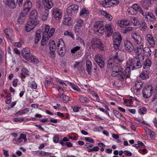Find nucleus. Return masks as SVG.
I'll list each match as a JSON object with an SVG mask.
<instances>
[{
  "label": "nucleus",
  "mask_w": 157,
  "mask_h": 157,
  "mask_svg": "<svg viewBox=\"0 0 157 157\" xmlns=\"http://www.w3.org/2000/svg\"><path fill=\"white\" fill-rule=\"evenodd\" d=\"M121 43H119V42H117H117L116 43L113 42V46L115 49L117 50L119 49Z\"/></svg>",
  "instance_id": "obj_50"
},
{
  "label": "nucleus",
  "mask_w": 157,
  "mask_h": 157,
  "mask_svg": "<svg viewBox=\"0 0 157 157\" xmlns=\"http://www.w3.org/2000/svg\"><path fill=\"white\" fill-rule=\"evenodd\" d=\"M91 47L93 49L99 48L102 50H104V44L101 40L97 38L93 39L91 42Z\"/></svg>",
  "instance_id": "obj_5"
},
{
  "label": "nucleus",
  "mask_w": 157,
  "mask_h": 157,
  "mask_svg": "<svg viewBox=\"0 0 157 157\" xmlns=\"http://www.w3.org/2000/svg\"><path fill=\"white\" fill-rule=\"evenodd\" d=\"M68 84L74 90L77 91H80L81 90L76 85H75L72 83L69 82H68Z\"/></svg>",
  "instance_id": "obj_36"
},
{
  "label": "nucleus",
  "mask_w": 157,
  "mask_h": 157,
  "mask_svg": "<svg viewBox=\"0 0 157 157\" xmlns=\"http://www.w3.org/2000/svg\"><path fill=\"white\" fill-rule=\"evenodd\" d=\"M144 10L143 11V15H142L145 17V18L149 19L151 21L155 20V16L151 12H145Z\"/></svg>",
  "instance_id": "obj_11"
},
{
  "label": "nucleus",
  "mask_w": 157,
  "mask_h": 157,
  "mask_svg": "<svg viewBox=\"0 0 157 157\" xmlns=\"http://www.w3.org/2000/svg\"><path fill=\"white\" fill-rule=\"evenodd\" d=\"M79 100L82 103L88 102H89V100L87 97H84L82 96L80 97Z\"/></svg>",
  "instance_id": "obj_37"
},
{
  "label": "nucleus",
  "mask_w": 157,
  "mask_h": 157,
  "mask_svg": "<svg viewBox=\"0 0 157 157\" xmlns=\"http://www.w3.org/2000/svg\"><path fill=\"white\" fill-rule=\"evenodd\" d=\"M23 6V10L29 12L32 7L31 2L29 1H27L26 2L24 3Z\"/></svg>",
  "instance_id": "obj_19"
},
{
  "label": "nucleus",
  "mask_w": 157,
  "mask_h": 157,
  "mask_svg": "<svg viewBox=\"0 0 157 157\" xmlns=\"http://www.w3.org/2000/svg\"><path fill=\"white\" fill-rule=\"evenodd\" d=\"M143 52L144 53H147V56H150L151 54V51L150 49L147 47H146L143 49Z\"/></svg>",
  "instance_id": "obj_34"
},
{
  "label": "nucleus",
  "mask_w": 157,
  "mask_h": 157,
  "mask_svg": "<svg viewBox=\"0 0 157 157\" xmlns=\"http://www.w3.org/2000/svg\"><path fill=\"white\" fill-rule=\"evenodd\" d=\"M94 29L95 32L102 34L104 32V27L103 22L102 21H97L95 22L94 25Z\"/></svg>",
  "instance_id": "obj_7"
},
{
  "label": "nucleus",
  "mask_w": 157,
  "mask_h": 157,
  "mask_svg": "<svg viewBox=\"0 0 157 157\" xmlns=\"http://www.w3.org/2000/svg\"><path fill=\"white\" fill-rule=\"evenodd\" d=\"M30 52V50L28 48H24L22 50V55L23 58L27 60H29V57L31 55L29 53Z\"/></svg>",
  "instance_id": "obj_13"
},
{
  "label": "nucleus",
  "mask_w": 157,
  "mask_h": 157,
  "mask_svg": "<svg viewBox=\"0 0 157 157\" xmlns=\"http://www.w3.org/2000/svg\"><path fill=\"white\" fill-rule=\"evenodd\" d=\"M59 55L61 56H63L66 53V48H62V49L58 50Z\"/></svg>",
  "instance_id": "obj_39"
},
{
  "label": "nucleus",
  "mask_w": 157,
  "mask_h": 157,
  "mask_svg": "<svg viewBox=\"0 0 157 157\" xmlns=\"http://www.w3.org/2000/svg\"><path fill=\"white\" fill-rule=\"evenodd\" d=\"M143 83L141 82L136 81L135 83L134 89L137 91H139L143 86Z\"/></svg>",
  "instance_id": "obj_26"
},
{
  "label": "nucleus",
  "mask_w": 157,
  "mask_h": 157,
  "mask_svg": "<svg viewBox=\"0 0 157 157\" xmlns=\"http://www.w3.org/2000/svg\"><path fill=\"white\" fill-rule=\"evenodd\" d=\"M56 47L55 41L54 40L50 41L49 44V47L50 49H54V48Z\"/></svg>",
  "instance_id": "obj_41"
},
{
  "label": "nucleus",
  "mask_w": 157,
  "mask_h": 157,
  "mask_svg": "<svg viewBox=\"0 0 157 157\" xmlns=\"http://www.w3.org/2000/svg\"><path fill=\"white\" fill-rule=\"evenodd\" d=\"M125 49L127 52H131L134 49V47L132 43L129 40H127L124 43Z\"/></svg>",
  "instance_id": "obj_9"
},
{
  "label": "nucleus",
  "mask_w": 157,
  "mask_h": 157,
  "mask_svg": "<svg viewBox=\"0 0 157 157\" xmlns=\"http://www.w3.org/2000/svg\"><path fill=\"white\" fill-rule=\"evenodd\" d=\"M29 60H27L28 61H31L32 62H34L36 63H37L39 62L38 59L35 56H32L31 55L30 56V57H29Z\"/></svg>",
  "instance_id": "obj_35"
},
{
  "label": "nucleus",
  "mask_w": 157,
  "mask_h": 157,
  "mask_svg": "<svg viewBox=\"0 0 157 157\" xmlns=\"http://www.w3.org/2000/svg\"><path fill=\"white\" fill-rule=\"evenodd\" d=\"M23 0H6V3L7 5L11 8L14 9L17 6L18 2V4L19 7H21L23 3Z\"/></svg>",
  "instance_id": "obj_8"
},
{
  "label": "nucleus",
  "mask_w": 157,
  "mask_h": 157,
  "mask_svg": "<svg viewBox=\"0 0 157 157\" xmlns=\"http://www.w3.org/2000/svg\"><path fill=\"white\" fill-rule=\"evenodd\" d=\"M124 152V154L127 156H131L132 155V153L128 151H125Z\"/></svg>",
  "instance_id": "obj_64"
},
{
  "label": "nucleus",
  "mask_w": 157,
  "mask_h": 157,
  "mask_svg": "<svg viewBox=\"0 0 157 157\" xmlns=\"http://www.w3.org/2000/svg\"><path fill=\"white\" fill-rule=\"evenodd\" d=\"M145 130L147 133L148 132L150 136L153 135L152 134L153 133V132L148 129L147 128H145Z\"/></svg>",
  "instance_id": "obj_63"
},
{
  "label": "nucleus",
  "mask_w": 157,
  "mask_h": 157,
  "mask_svg": "<svg viewBox=\"0 0 157 157\" xmlns=\"http://www.w3.org/2000/svg\"><path fill=\"white\" fill-rule=\"evenodd\" d=\"M113 42L115 43H121V41L122 40V37L120 35V34L118 33H114L113 36Z\"/></svg>",
  "instance_id": "obj_17"
},
{
  "label": "nucleus",
  "mask_w": 157,
  "mask_h": 157,
  "mask_svg": "<svg viewBox=\"0 0 157 157\" xmlns=\"http://www.w3.org/2000/svg\"><path fill=\"white\" fill-rule=\"evenodd\" d=\"M51 81V78L50 77L46 78L45 81V86L46 88L48 86Z\"/></svg>",
  "instance_id": "obj_47"
},
{
  "label": "nucleus",
  "mask_w": 157,
  "mask_h": 157,
  "mask_svg": "<svg viewBox=\"0 0 157 157\" xmlns=\"http://www.w3.org/2000/svg\"><path fill=\"white\" fill-rule=\"evenodd\" d=\"M29 71L26 68H23L21 70V73L26 75H29Z\"/></svg>",
  "instance_id": "obj_53"
},
{
  "label": "nucleus",
  "mask_w": 157,
  "mask_h": 157,
  "mask_svg": "<svg viewBox=\"0 0 157 157\" xmlns=\"http://www.w3.org/2000/svg\"><path fill=\"white\" fill-rule=\"evenodd\" d=\"M18 81V80L17 78L14 79L13 82V85L14 87H16L17 85V83Z\"/></svg>",
  "instance_id": "obj_62"
},
{
  "label": "nucleus",
  "mask_w": 157,
  "mask_h": 157,
  "mask_svg": "<svg viewBox=\"0 0 157 157\" xmlns=\"http://www.w3.org/2000/svg\"><path fill=\"white\" fill-rule=\"evenodd\" d=\"M140 27L142 31H145L147 29V26L144 21L141 22L140 23Z\"/></svg>",
  "instance_id": "obj_32"
},
{
  "label": "nucleus",
  "mask_w": 157,
  "mask_h": 157,
  "mask_svg": "<svg viewBox=\"0 0 157 157\" xmlns=\"http://www.w3.org/2000/svg\"><path fill=\"white\" fill-rule=\"evenodd\" d=\"M111 0H105L102 2V5L103 6L106 7V6L108 5L107 7H109L110 6H112V5L110 3Z\"/></svg>",
  "instance_id": "obj_42"
},
{
  "label": "nucleus",
  "mask_w": 157,
  "mask_h": 157,
  "mask_svg": "<svg viewBox=\"0 0 157 157\" xmlns=\"http://www.w3.org/2000/svg\"><path fill=\"white\" fill-rule=\"evenodd\" d=\"M105 30L107 33V36L109 37L113 33V29L111 28V25L109 24H106L105 25Z\"/></svg>",
  "instance_id": "obj_20"
},
{
  "label": "nucleus",
  "mask_w": 157,
  "mask_h": 157,
  "mask_svg": "<svg viewBox=\"0 0 157 157\" xmlns=\"http://www.w3.org/2000/svg\"><path fill=\"white\" fill-rule=\"evenodd\" d=\"M38 16L36 10H34L31 11L29 14V17L25 26V30L26 32H30L39 23L37 20Z\"/></svg>",
  "instance_id": "obj_2"
},
{
  "label": "nucleus",
  "mask_w": 157,
  "mask_h": 157,
  "mask_svg": "<svg viewBox=\"0 0 157 157\" xmlns=\"http://www.w3.org/2000/svg\"><path fill=\"white\" fill-rule=\"evenodd\" d=\"M64 35H68L71 36L72 38H74V35L72 33L68 31H66L64 33Z\"/></svg>",
  "instance_id": "obj_56"
},
{
  "label": "nucleus",
  "mask_w": 157,
  "mask_h": 157,
  "mask_svg": "<svg viewBox=\"0 0 157 157\" xmlns=\"http://www.w3.org/2000/svg\"><path fill=\"white\" fill-rule=\"evenodd\" d=\"M28 12L25 10H23L20 13V16L18 20V22L20 23L21 24L24 21V18L26 17L27 14Z\"/></svg>",
  "instance_id": "obj_16"
},
{
  "label": "nucleus",
  "mask_w": 157,
  "mask_h": 157,
  "mask_svg": "<svg viewBox=\"0 0 157 157\" xmlns=\"http://www.w3.org/2000/svg\"><path fill=\"white\" fill-rule=\"evenodd\" d=\"M147 110V109L145 107H143L139 109V112L140 113V114H144V113L143 112H146Z\"/></svg>",
  "instance_id": "obj_60"
},
{
  "label": "nucleus",
  "mask_w": 157,
  "mask_h": 157,
  "mask_svg": "<svg viewBox=\"0 0 157 157\" xmlns=\"http://www.w3.org/2000/svg\"><path fill=\"white\" fill-rule=\"evenodd\" d=\"M110 3L112 5V6L114 5H117L119 3L118 0H111Z\"/></svg>",
  "instance_id": "obj_58"
},
{
  "label": "nucleus",
  "mask_w": 157,
  "mask_h": 157,
  "mask_svg": "<svg viewBox=\"0 0 157 157\" xmlns=\"http://www.w3.org/2000/svg\"><path fill=\"white\" fill-rule=\"evenodd\" d=\"M132 8L136 11H138L142 15H143L144 11L142 10L139 5L137 4H134L132 5Z\"/></svg>",
  "instance_id": "obj_25"
},
{
  "label": "nucleus",
  "mask_w": 157,
  "mask_h": 157,
  "mask_svg": "<svg viewBox=\"0 0 157 157\" xmlns=\"http://www.w3.org/2000/svg\"><path fill=\"white\" fill-rule=\"evenodd\" d=\"M52 16L57 20H58L61 17V13L59 10H54L52 12Z\"/></svg>",
  "instance_id": "obj_23"
},
{
  "label": "nucleus",
  "mask_w": 157,
  "mask_h": 157,
  "mask_svg": "<svg viewBox=\"0 0 157 157\" xmlns=\"http://www.w3.org/2000/svg\"><path fill=\"white\" fill-rule=\"evenodd\" d=\"M80 46H76L73 48L71 50V52L72 53H75L78 51L80 49Z\"/></svg>",
  "instance_id": "obj_48"
},
{
  "label": "nucleus",
  "mask_w": 157,
  "mask_h": 157,
  "mask_svg": "<svg viewBox=\"0 0 157 157\" xmlns=\"http://www.w3.org/2000/svg\"><path fill=\"white\" fill-rule=\"evenodd\" d=\"M132 29L133 28L132 27H126L125 29H122L121 32H122L124 34H126L128 32L132 31Z\"/></svg>",
  "instance_id": "obj_45"
},
{
  "label": "nucleus",
  "mask_w": 157,
  "mask_h": 157,
  "mask_svg": "<svg viewBox=\"0 0 157 157\" xmlns=\"http://www.w3.org/2000/svg\"><path fill=\"white\" fill-rule=\"evenodd\" d=\"M56 47L58 50L62 49V48H66L64 43L62 39H60L58 41Z\"/></svg>",
  "instance_id": "obj_24"
},
{
  "label": "nucleus",
  "mask_w": 157,
  "mask_h": 157,
  "mask_svg": "<svg viewBox=\"0 0 157 157\" xmlns=\"http://www.w3.org/2000/svg\"><path fill=\"white\" fill-rule=\"evenodd\" d=\"M151 62L149 59H146L144 64L143 67L145 69H147L149 68L151 65Z\"/></svg>",
  "instance_id": "obj_28"
},
{
  "label": "nucleus",
  "mask_w": 157,
  "mask_h": 157,
  "mask_svg": "<svg viewBox=\"0 0 157 157\" xmlns=\"http://www.w3.org/2000/svg\"><path fill=\"white\" fill-rule=\"evenodd\" d=\"M92 63L90 60H87L86 61V69L88 74L90 75L92 74Z\"/></svg>",
  "instance_id": "obj_15"
},
{
  "label": "nucleus",
  "mask_w": 157,
  "mask_h": 157,
  "mask_svg": "<svg viewBox=\"0 0 157 157\" xmlns=\"http://www.w3.org/2000/svg\"><path fill=\"white\" fill-rule=\"evenodd\" d=\"M150 4V3L147 1L144 2L143 3L142 6L145 9L147 10L148 9Z\"/></svg>",
  "instance_id": "obj_43"
},
{
  "label": "nucleus",
  "mask_w": 157,
  "mask_h": 157,
  "mask_svg": "<svg viewBox=\"0 0 157 157\" xmlns=\"http://www.w3.org/2000/svg\"><path fill=\"white\" fill-rule=\"evenodd\" d=\"M85 139L86 141L89 142L93 143L94 142V140L90 137H85Z\"/></svg>",
  "instance_id": "obj_61"
},
{
  "label": "nucleus",
  "mask_w": 157,
  "mask_h": 157,
  "mask_svg": "<svg viewBox=\"0 0 157 157\" xmlns=\"http://www.w3.org/2000/svg\"><path fill=\"white\" fill-rule=\"evenodd\" d=\"M113 113L118 118L121 119V117H123V115L121 113L116 110H113Z\"/></svg>",
  "instance_id": "obj_40"
},
{
  "label": "nucleus",
  "mask_w": 157,
  "mask_h": 157,
  "mask_svg": "<svg viewBox=\"0 0 157 157\" xmlns=\"http://www.w3.org/2000/svg\"><path fill=\"white\" fill-rule=\"evenodd\" d=\"M132 38L135 40L136 43L139 44L141 42V38L140 36L136 33H133L131 35Z\"/></svg>",
  "instance_id": "obj_22"
},
{
  "label": "nucleus",
  "mask_w": 157,
  "mask_h": 157,
  "mask_svg": "<svg viewBox=\"0 0 157 157\" xmlns=\"http://www.w3.org/2000/svg\"><path fill=\"white\" fill-rule=\"evenodd\" d=\"M101 13L106 18L110 21H111L113 19L112 16L109 13H107L105 11H101Z\"/></svg>",
  "instance_id": "obj_33"
},
{
  "label": "nucleus",
  "mask_w": 157,
  "mask_h": 157,
  "mask_svg": "<svg viewBox=\"0 0 157 157\" xmlns=\"http://www.w3.org/2000/svg\"><path fill=\"white\" fill-rule=\"evenodd\" d=\"M129 24V21L128 20H122L120 22L119 26L120 27L123 28L124 27V26L128 25Z\"/></svg>",
  "instance_id": "obj_31"
},
{
  "label": "nucleus",
  "mask_w": 157,
  "mask_h": 157,
  "mask_svg": "<svg viewBox=\"0 0 157 157\" xmlns=\"http://www.w3.org/2000/svg\"><path fill=\"white\" fill-rule=\"evenodd\" d=\"M95 60L101 68L104 67L105 62L102 59L101 55L98 54L96 55L95 57Z\"/></svg>",
  "instance_id": "obj_10"
},
{
  "label": "nucleus",
  "mask_w": 157,
  "mask_h": 157,
  "mask_svg": "<svg viewBox=\"0 0 157 157\" xmlns=\"http://www.w3.org/2000/svg\"><path fill=\"white\" fill-rule=\"evenodd\" d=\"M49 10H45L42 16V19L44 21H45L48 19L49 15Z\"/></svg>",
  "instance_id": "obj_30"
},
{
  "label": "nucleus",
  "mask_w": 157,
  "mask_h": 157,
  "mask_svg": "<svg viewBox=\"0 0 157 157\" xmlns=\"http://www.w3.org/2000/svg\"><path fill=\"white\" fill-rule=\"evenodd\" d=\"M45 10H49L53 6V4L51 0H42Z\"/></svg>",
  "instance_id": "obj_14"
},
{
  "label": "nucleus",
  "mask_w": 157,
  "mask_h": 157,
  "mask_svg": "<svg viewBox=\"0 0 157 157\" xmlns=\"http://www.w3.org/2000/svg\"><path fill=\"white\" fill-rule=\"evenodd\" d=\"M111 75L113 77H117L118 79L123 82L124 79L130 78V67H127L124 71L121 65L118 63H115L112 67Z\"/></svg>",
  "instance_id": "obj_1"
},
{
  "label": "nucleus",
  "mask_w": 157,
  "mask_h": 157,
  "mask_svg": "<svg viewBox=\"0 0 157 157\" xmlns=\"http://www.w3.org/2000/svg\"><path fill=\"white\" fill-rule=\"evenodd\" d=\"M36 6L38 10L41 12L42 11L44 10L43 7L39 2H36Z\"/></svg>",
  "instance_id": "obj_49"
},
{
  "label": "nucleus",
  "mask_w": 157,
  "mask_h": 157,
  "mask_svg": "<svg viewBox=\"0 0 157 157\" xmlns=\"http://www.w3.org/2000/svg\"><path fill=\"white\" fill-rule=\"evenodd\" d=\"M24 120V119L22 118L17 117L14 119V121L16 122H21Z\"/></svg>",
  "instance_id": "obj_57"
},
{
  "label": "nucleus",
  "mask_w": 157,
  "mask_h": 157,
  "mask_svg": "<svg viewBox=\"0 0 157 157\" xmlns=\"http://www.w3.org/2000/svg\"><path fill=\"white\" fill-rule=\"evenodd\" d=\"M131 21L134 26H136L139 24V20L136 17L132 18Z\"/></svg>",
  "instance_id": "obj_46"
},
{
  "label": "nucleus",
  "mask_w": 157,
  "mask_h": 157,
  "mask_svg": "<svg viewBox=\"0 0 157 157\" xmlns=\"http://www.w3.org/2000/svg\"><path fill=\"white\" fill-rule=\"evenodd\" d=\"M143 65L142 61L137 58H134L132 60H129L127 63V67H130V70H132L140 68Z\"/></svg>",
  "instance_id": "obj_4"
},
{
  "label": "nucleus",
  "mask_w": 157,
  "mask_h": 157,
  "mask_svg": "<svg viewBox=\"0 0 157 157\" xmlns=\"http://www.w3.org/2000/svg\"><path fill=\"white\" fill-rule=\"evenodd\" d=\"M30 85V87L31 88L36 89L37 88V84L35 82H32L31 83Z\"/></svg>",
  "instance_id": "obj_55"
},
{
  "label": "nucleus",
  "mask_w": 157,
  "mask_h": 157,
  "mask_svg": "<svg viewBox=\"0 0 157 157\" xmlns=\"http://www.w3.org/2000/svg\"><path fill=\"white\" fill-rule=\"evenodd\" d=\"M63 101L65 103H66L70 100V98L66 95H63L62 97Z\"/></svg>",
  "instance_id": "obj_54"
},
{
  "label": "nucleus",
  "mask_w": 157,
  "mask_h": 157,
  "mask_svg": "<svg viewBox=\"0 0 157 157\" xmlns=\"http://www.w3.org/2000/svg\"><path fill=\"white\" fill-rule=\"evenodd\" d=\"M93 146V144L89 143H86L84 146L85 148H88L89 147H91Z\"/></svg>",
  "instance_id": "obj_59"
},
{
  "label": "nucleus",
  "mask_w": 157,
  "mask_h": 157,
  "mask_svg": "<svg viewBox=\"0 0 157 157\" xmlns=\"http://www.w3.org/2000/svg\"><path fill=\"white\" fill-rule=\"evenodd\" d=\"M78 6L77 5H73L70 6L67 9V13H72L73 12L74 13H77L78 11Z\"/></svg>",
  "instance_id": "obj_12"
},
{
  "label": "nucleus",
  "mask_w": 157,
  "mask_h": 157,
  "mask_svg": "<svg viewBox=\"0 0 157 157\" xmlns=\"http://www.w3.org/2000/svg\"><path fill=\"white\" fill-rule=\"evenodd\" d=\"M147 40L150 45L152 47H154L155 45V41L152 35L151 34H147Z\"/></svg>",
  "instance_id": "obj_21"
},
{
  "label": "nucleus",
  "mask_w": 157,
  "mask_h": 157,
  "mask_svg": "<svg viewBox=\"0 0 157 157\" xmlns=\"http://www.w3.org/2000/svg\"><path fill=\"white\" fill-rule=\"evenodd\" d=\"M89 13V11L86 10L85 8L82 9L80 12V15L81 17H83L84 16H87Z\"/></svg>",
  "instance_id": "obj_38"
},
{
  "label": "nucleus",
  "mask_w": 157,
  "mask_h": 157,
  "mask_svg": "<svg viewBox=\"0 0 157 157\" xmlns=\"http://www.w3.org/2000/svg\"><path fill=\"white\" fill-rule=\"evenodd\" d=\"M40 31H39V30L36 33L34 43L36 44H37L38 43V42L40 40Z\"/></svg>",
  "instance_id": "obj_27"
},
{
  "label": "nucleus",
  "mask_w": 157,
  "mask_h": 157,
  "mask_svg": "<svg viewBox=\"0 0 157 157\" xmlns=\"http://www.w3.org/2000/svg\"><path fill=\"white\" fill-rule=\"evenodd\" d=\"M143 46L142 45L138 47L135 49V51L136 53H141L142 50H143Z\"/></svg>",
  "instance_id": "obj_44"
},
{
  "label": "nucleus",
  "mask_w": 157,
  "mask_h": 157,
  "mask_svg": "<svg viewBox=\"0 0 157 157\" xmlns=\"http://www.w3.org/2000/svg\"><path fill=\"white\" fill-rule=\"evenodd\" d=\"M153 90V88L151 85L144 87L142 92L143 97L146 98L150 97L152 94Z\"/></svg>",
  "instance_id": "obj_6"
},
{
  "label": "nucleus",
  "mask_w": 157,
  "mask_h": 157,
  "mask_svg": "<svg viewBox=\"0 0 157 157\" xmlns=\"http://www.w3.org/2000/svg\"><path fill=\"white\" fill-rule=\"evenodd\" d=\"M63 24L68 26H70L72 24L71 19L69 17H65L63 22Z\"/></svg>",
  "instance_id": "obj_29"
},
{
  "label": "nucleus",
  "mask_w": 157,
  "mask_h": 157,
  "mask_svg": "<svg viewBox=\"0 0 157 157\" xmlns=\"http://www.w3.org/2000/svg\"><path fill=\"white\" fill-rule=\"evenodd\" d=\"M112 61H111V59H109L107 62V67L109 69H111L112 68V64L113 63Z\"/></svg>",
  "instance_id": "obj_52"
},
{
  "label": "nucleus",
  "mask_w": 157,
  "mask_h": 157,
  "mask_svg": "<svg viewBox=\"0 0 157 157\" xmlns=\"http://www.w3.org/2000/svg\"><path fill=\"white\" fill-rule=\"evenodd\" d=\"M50 27L48 25H45L43 29V34L41 45L44 46L46 44L48 40L52 37L55 32V29L53 28L50 29Z\"/></svg>",
  "instance_id": "obj_3"
},
{
  "label": "nucleus",
  "mask_w": 157,
  "mask_h": 157,
  "mask_svg": "<svg viewBox=\"0 0 157 157\" xmlns=\"http://www.w3.org/2000/svg\"><path fill=\"white\" fill-rule=\"evenodd\" d=\"M109 59H111V61L113 63H119L121 61V60L120 59L118 56V54L117 52L115 55L111 57Z\"/></svg>",
  "instance_id": "obj_18"
},
{
  "label": "nucleus",
  "mask_w": 157,
  "mask_h": 157,
  "mask_svg": "<svg viewBox=\"0 0 157 157\" xmlns=\"http://www.w3.org/2000/svg\"><path fill=\"white\" fill-rule=\"evenodd\" d=\"M50 52L49 53V56L51 57L54 58L56 56V53L55 51H54L53 50H52L51 49L50 50Z\"/></svg>",
  "instance_id": "obj_51"
}]
</instances>
